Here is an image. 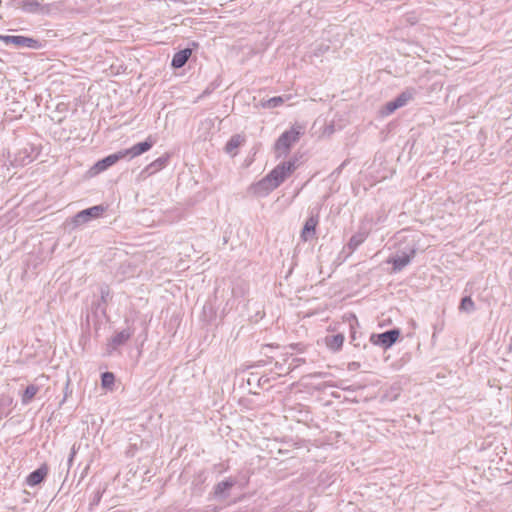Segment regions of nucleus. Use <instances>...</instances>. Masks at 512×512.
<instances>
[{
    "label": "nucleus",
    "mask_w": 512,
    "mask_h": 512,
    "mask_svg": "<svg viewBox=\"0 0 512 512\" xmlns=\"http://www.w3.org/2000/svg\"><path fill=\"white\" fill-rule=\"evenodd\" d=\"M297 159L279 163L264 178L250 186V191L259 197L267 196L279 187L297 168Z\"/></svg>",
    "instance_id": "obj_1"
},
{
    "label": "nucleus",
    "mask_w": 512,
    "mask_h": 512,
    "mask_svg": "<svg viewBox=\"0 0 512 512\" xmlns=\"http://www.w3.org/2000/svg\"><path fill=\"white\" fill-rule=\"evenodd\" d=\"M11 4L27 14L49 15L54 10H59L58 3L44 4L43 0H12Z\"/></svg>",
    "instance_id": "obj_2"
},
{
    "label": "nucleus",
    "mask_w": 512,
    "mask_h": 512,
    "mask_svg": "<svg viewBox=\"0 0 512 512\" xmlns=\"http://www.w3.org/2000/svg\"><path fill=\"white\" fill-rule=\"evenodd\" d=\"M302 134L303 129L301 126L292 127L283 132L275 143V150L278 152V156L286 155L290 148L299 141Z\"/></svg>",
    "instance_id": "obj_3"
},
{
    "label": "nucleus",
    "mask_w": 512,
    "mask_h": 512,
    "mask_svg": "<svg viewBox=\"0 0 512 512\" xmlns=\"http://www.w3.org/2000/svg\"><path fill=\"white\" fill-rule=\"evenodd\" d=\"M0 40L6 45H14L16 48L38 50L43 47L40 40L22 35H0Z\"/></svg>",
    "instance_id": "obj_4"
},
{
    "label": "nucleus",
    "mask_w": 512,
    "mask_h": 512,
    "mask_svg": "<svg viewBox=\"0 0 512 512\" xmlns=\"http://www.w3.org/2000/svg\"><path fill=\"white\" fill-rule=\"evenodd\" d=\"M105 211V208L102 205H96L92 206L90 208L84 209L80 212H78L72 219V222L75 226L83 225L92 219H96L100 217L103 212Z\"/></svg>",
    "instance_id": "obj_5"
},
{
    "label": "nucleus",
    "mask_w": 512,
    "mask_h": 512,
    "mask_svg": "<svg viewBox=\"0 0 512 512\" xmlns=\"http://www.w3.org/2000/svg\"><path fill=\"white\" fill-rule=\"evenodd\" d=\"M100 299L92 303V311L95 314H101L103 317L107 315V304L111 300V290L108 285L102 284L99 287Z\"/></svg>",
    "instance_id": "obj_6"
},
{
    "label": "nucleus",
    "mask_w": 512,
    "mask_h": 512,
    "mask_svg": "<svg viewBox=\"0 0 512 512\" xmlns=\"http://www.w3.org/2000/svg\"><path fill=\"white\" fill-rule=\"evenodd\" d=\"M400 331L398 329H390L380 334H372L371 342L384 348L391 347L399 338Z\"/></svg>",
    "instance_id": "obj_7"
},
{
    "label": "nucleus",
    "mask_w": 512,
    "mask_h": 512,
    "mask_svg": "<svg viewBox=\"0 0 512 512\" xmlns=\"http://www.w3.org/2000/svg\"><path fill=\"white\" fill-rule=\"evenodd\" d=\"M124 158L125 157H124V154H123L122 150L117 151L116 153L110 154V155L104 157L103 159L97 161L92 166L90 172L93 175L99 174V173L107 170L108 168H110L111 166H113L118 161H120V160H122Z\"/></svg>",
    "instance_id": "obj_8"
},
{
    "label": "nucleus",
    "mask_w": 512,
    "mask_h": 512,
    "mask_svg": "<svg viewBox=\"0 0 512 512\" xmlns=\"http://www.w3.org/2000/svg\"><path fill=\"white\" fill-rule=\"evenodd\" d=\"M155 139L152 138V136H148L145 141L139 142L135 145H133L129 149L122 150L124 157L132 159L136 156L142 155L143 153L149 151L153 145L155 144Z\"/></svg>",
    "instance_id": "obj_9"
},
{
    "label": "nucleus",
    "mask_w": 512,
    "mask_h": 512,
    "mask_svg": "<svg viewBox=\"0 0 512 512\" xmlns=\"http://www.w3.org/2000/svg\"><path fill=\"white\" fill-rule=\"evenodd\" d=\"M415 253L416 250L414 247H412L408 253L402 252L401 254H397L391 257L388 260V263H391L393 265L394 272H399L411 262V260L415 256Z\"/></svg>",
    "instance_id": "obj_10"
},
{
    "label": "nucleus",
    "mask_w": 512,
    "mask_h": 512,
    "mask_svg": "<svg viewBox=\"0 0 512 512\" xmlns=\"http://www.w3.org/2000/svg\"><path fill=\"white\" fill-rule=\"evenodd\" d=\"M318 223H319V216L317 214L311 215L310 217H308V219L306 220V222L302 228V232H301V238L303 241H308V240L315 238L316 227H317Z\"/></svg>",
    "instance_id": "obj_11"
},
{
    "label": "nucleus",
    "mask_w": 512,
    "mask_h": 512,
    "mask_svg": "<svg viewBox=\"0 0 512 512\" xmlns=\"http://www.w3.org/2000/svg\"><path fill=\"white\" fill-rule=\"evenodd\" d=\"M369 233L368 229L360 227L359 230L351 236L346 245L349 250V254L353 253L367 239Z\"/></svg>",
    "instance_id": "obj_12"
},
{
    "label": "nucleus",
    "mask_w": 512,
    "mask_h": 512,
    "mask_svg": "<svg viewBox=\"0 0 512 512\" xmlns=\"http://www.w3.org/2000/svg\"><path fill=\"white\" fill-rule=\"evenodd\" d=\"M132 336V333L129 329H124L120 332H117L109 341L107 345V351L110 354L113 350L118 349V347L124 345Z\"/></svg>",
    "instance_id": "obj_13"
},
{
    "label": "nucleus",
    "mask_w": 512,
    "mask_h": 512,
    "mask_svg": "<svg viewBox=\"0 0 512 512\" xmlns=\"http://www.w3.org/2000/svg\"><path fill=\"white\" fill-rule=\"evenodd\" d=\"M47 474L48 467L46 464H43L27 476L26 484L30 487L37 486L47 477Z\"/></svg>",
    "instance_id": "obj_14"
},
{
    "label": "nucleus",
    "mask_w": 512,
    "mask_h": 512,
    "mask_svg": "<svg viewBox=\"0 0 512 512\" xmlns=\"http://www.w3.org/2000/svg\"><path fill=\"white\" fill-rule=\"evenodd\" d=\"M192 55V50L190 48L182 49L176 52L172 58L171 66L174 69H180L188 62L189 58Z\"/></svg>",
    "instance_id": "obj_15"
},
{
    "label": "nucleus",
    "mask_w": 512,
    "mask_h": 512,
    "mask_svg": "<svg viewBox=\"0 0 512 512\" xmlns=\"http://www.w3.org/2000/svg\"><path fill=\"white\" fill-rule=\"evenodd\" d=\"M235 480L232 478H228L217 483L214 487V495L215 497H226L227 492L235 485Z\"/></svg>",
    "instance_id": "obj_16"
},
{
    "label": "nucleus",
    "mask_w": 512,
    "mask_h": 512,
    "mask_svg": "<svg viewBox=\"0 0 512 512\" xmlns=\"http://www.w3.org/2000/svg\"><path fill=\"white\" fill-rule=\"evenodd\" d=\"M416 94V90L414 88H407L402 91L394 100L398 104L399 108L405 106L409 101H411Z\"/></svg>",
    "instance_id": "obj_17"
},
{
    "label": "nucleus",
    "mask_w": 512,
    "mask_h": 512,
    "mask_svg": "<svg viewBox=\"0 0 512 512\" xmlns=\"http://www.w3.org/2000/svg\"><path fill=\"white\" fill-rule=\"evenodd\" d=\"M244 141V136L240 134L233 135L226 143L225 151L229 154H233L234 151L244 143Z\"/></svg>",
    "instance_id": "obj_18"
},
{
    "label": "nucleus",
    "mask_w": 512,
    "mask_h": 512,
    "mask_svg": "<svg viewBox=\"0 0 512 512\" xmlns=\"http://www.w3.org/2000/svg\"><path fill=\"white\" fill-rule=\"evenodd\" d=\"M168 159H169L168 155L161 156V157L157 158L156 160H154L152 163H150L146 167V171L149 174H153V173L163 169L167 165Z\"/></svg>",
    "instance_id": "obj_19"
},
{
    "label": "nucleus",
    "mask_w": 512,
    "mask_h": 512,
    "mask_svg": "<svg viewBox=\"0 0 512 512\" xmlns=\"http://www.w3.org/2000/svg\"><path fill=\"white\" fill-rule=\"evenodd\" d=\"M344 343V336L336 334L326 337V345L333 351H338Z\"/></svg>",
    "instance_id": "obj_20"
},
{
    "label": "nucleus",
    "mask_w": 512,
    "mask_h": 512,
    "mask_svg": "<svg viewBox=\"0 0 512 512\" xmlns=\"http://www.w3.org/2000/svg\"><path fill=\"white\" fill-rule=\"evenodd\" d=\"M288 99V97H284V96H275V97H272L268 100H265V101H262L261 102V106L263 108H276V107H279L281 106L285 100Z\"/></svg>",
    "instance_id": "obj_21"
},
{
    "label": "nucleus",
    "mask_w": 512,
    "mask_h": 512,
    "mask_svg": "<svg viewBox=\"0 0 512 512\" xmlns=\"http://www.w3.org/2000/svg\"><path fill=\"white\" fill-rule=\"evenodd\" d=\"M476 309L475 303L470 296H465L461 299L459 310L461 312L472 313Z\"/></svg>",
    "instance_id": "obj_22"
},
{
    "label": "nucleus",
    "mask_w": 512,
    "mask_h": 512,
    "mask_svg": "<svg viewBox=\"0 0 512 512\" xmlns=\"http://www.w3.org/2000/svg\"><path fill=\"white\" fill-rule=\"evenodd\" d=\"M38 392V386H26V389L24 390L22 394V402L23 404L29 403L34 396Z\"/></svg>",
    "instance_id": "obj_23"
},
{
    "label": "nucleus",
    "mask_w": 512,
    "mask_h": 512,
    "mask_svg": "<svg viewBox=\"0 0 512 512\" xmlns=\"http://www.w3.org/2000/svg\"><path fill=\"white\" fill-rule=\"evenodd\" d=\"M397 109H399V106L398 104L396 103V101L393 99L389 102H387L383 109H382V114L383 115H390L392 114L393 112H395Z\"/></svg>",
    "instance_id": "obj_24"
},
{
    "label": "nucleus",
    "mask_w": 512,
    "mask_h": 512,
    "mask_svg": "<svg viewBox=\"0 0 512 512\" xmlns=\"http://www.w3.org/2000/svg\"><path fill=\"white\" fill-rule=\"evenodd\" d=\"M115 375L112 372H104L101 375V384H114Z\"/></svg>",
    "instance_id": "obj_25"
},
{
    "label": "nucleus",
    "mask_w": 512,
    "mask_h": 512,
    "mask_svg": "<svg viewBox=\"0 0 512 512\" xmlns=\"http://www.w3.org/2000/svg\"><path fill=\"white\" fill-rule=\"evenodd\" d=\"M269 381V379L265 376H261V377H249L247 380H246V384H266L267 382Z\"/></svg>",
    "instance_id": "obj_26"
},
{
    "label": "nucleus",
    "mask_w": 512,
    "mask_h": 512,
    "mask_svg": "<svg viewBox=\"0 0 512 512\" xmlns=\"http://www.w3.org/2000/svg\"><path fill=\"white\" fill-rule=\"evenodd\" d=\"M76 453H77V451H76L75 445H73L72 448H71V451H70L69 458H68V467L69 468L72 465V462H73V459H74Z\"/></svg>",
    "instance_id": "obj_27"
},
{
    "label": "nucleus",
    "mask_w": 512,
    "mask_h": 512,
    "mask_svg": "<svg viewBox=\"0 0 512 512\" xmlns=\"http://www.w3.org/2000/svg\"><path fill=\"white\" fill-rule=\"evenodd\" d=\"M289 348H291L292 350H297L299 352H303L304 351V346L301 343L290 344Z\"/></svg>",
    "instance_id": "obj_28"
},
{
    "label": "nucleus",
    "mask_w": 512,
    "mask_h": 512,
    "mask_svg": "<svg viewBox=\"0 0 512 512\" xmlns=\"http://www.w3.org/2000/svg\"><path fill=\"white\" fill-rule=\"evenodd\" d=\"M69 388H70V386H64V389H63L64 397H63L62 401L60 402V404H62L66 400L68 395L72 392L71 390H69Z\"/></svg>",
    "instance_id": "obj_29"
},
{
    "label": "nucleus",
    "mask_w": 512,
    "mask_h": 512,
    "mask_svg": "<svg viewBox=\"0 0 512 512\" xmlns=\"http://www.w3.org/2000/svg\"><path fill=\"white\" fill-rule=\"evenodd\" d=\"M351 387H352V386L343 387V391H345V392H349V393L354 392L355 390H354V389H351ZM353 387H354V388H358V389H359V388H362L363 386L357 385V386H353Z\"/></svg>",
    "instance_id": "obj_30"
},
{
    "label": "nucleus",
    "mask_w": 512,
    "mask_h": 512,
    "mask_svg": "<svg viewBox=\"0 0 512 512\" xmlns=\"http://www.w3.org/2000/svg\"><path fill=\"white\" fill-rule=\"evenodd\" d=\"M102 387H103V388H108L110 391H113V389H112V388H113V386H111V385H108V386H102Z\"/></svg>",
    "instance_id": "obj_31"
},
{
    "label": "nucleus",
    "mask_w": 512,
    "mask_h": 512,
    "mask_svg": "<svg viewBox=\"0 0 512 512\" xmlns=\"http://www.w3.org/2000/svg\"><path fill=\"white\" fill-rule=\"evenodd\" d=\"M331 393H332V395H333V396H335V397H338V398L340 397V395H339V394H337V393H336V392H334V391H333V392H331Z\"/></svg>",
    "instance_id": "obj_32"
},
{
    "label": "nucleus",
    "mask_w": 512,
    "mask_h": 512,
    "mask_svg": "<svg viewBox=\"0 0 512 512\" xmlns=\"http://www.w3.org/2000/svg\"><path fill=\"white\" fill-rule=\"evenodd\" d=\"M207 94H209L208 89L203 92V95H207Z\"/></svg>",
    "instance_id": "obj_33"
},
{
    "label": "nucleus",
    "mask_w": 512,
    "mask_h": 512,
    "mask_svg": "<svg viewBox=\"0 0 512 512\" xmlns=\"http://www.w3.org/2000/svg\"><path fill=\"white\" fill-rule=\"evenodd\" d=\"M329 387H330V388H333L334 386H333V385H330ZM336 387H337V388H339L340 386H336Z\"/></svg>",
    "instance_id": "obj_34"
},
{
    "label": "nucleus",
    "mask_w": 512,
    "mask_h": 512,
    "mask_svg": "<svg viewBox=\"0 0 512 512\" xmlns=\"http://www.w3.org/2000/svg\"><path fill=\"white\" fill-rule=\"evenodd\" d=\"M510 350H512V344L510 345Z\"/></svg>",
    "instance_id": "obj_35"
}]
</instances>
